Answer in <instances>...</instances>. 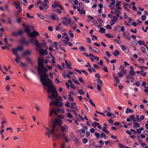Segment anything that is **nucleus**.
<instances>
[{
    "instance_id": "nucleus-34",
    "label": "nucleus",
    "mask_w": 148,
    "mask_h": 148,
    "mask_svg": "<svg viewBox=\"0 0 148 148\" xmlns=\"http://www.w3.org/2000/svg\"><path fill=\"white\" fill-rule=\"evenodd\" d=\"M105 36L108 38H113V36H112L110 34H105Z\"/></svg>"
},
{
    "instance_id": "nucleus-1",
    "label": "nucleus",
    "mask_w": 148,
    "mask_h": 148,
    "mask_svg": "<svg viewBox=\"0 0 148 148\" xmlns=\"http://www.w3.org/2000/svg\"><path fill=\"white\" fill-rule=\"evenodd\" d=\"M38 71L39 74H42L40 75V81L43 85L48 87L47 92H52L51 96L53 98H56L58 96V92L56 88L53 85L51 80L48 78L49 75L46 73L48 71V69L44 67L43 60L40 58L38 59Z\"/></svg>"
},
{
    "instance_id": "nucleus-32",
    "label": "nucleus",
    "mask_w": 148,
    "mask_h": 148,
    "mask_svg": "<svg viewBox=\"0 0 148 148\" xmlns=\"http://www.w3.org/2000/svg\"><path fill=\"white\" fill-rule=\"evenodd\" d=\"M58 4L57 2H55L54 4L52 5V6L53 8H55L56 7H57L58 6Z\"/></svg>"
},
{
    "instance_id": "nucleus-26",
    "label": "nucleus",
    "mask_w": 148,
    "mask_h": 148,
    "mask_svg": "<svg viewBox=\"0 0 148 148\" xmlns=\"http://www.w3.org/2000/svg\"><path fill=\"white\" fill-rule=\"evenodd\" d=\"M112 18L113 19L112 20L114 21L115 22L117 21L118 19V18L117 17H116L115 16H113Z\"/></svg>"
},
{
    "instance_id": "nucleus-4",
    "label": "nucleus",
    "mask_w": 148,
    "mask_h": 148,
    "mask_svg": "<svg viewBox=\"0 0 148 148\" xmlns=\"http://www.w3.org/2000/svg\"><path fill=\"white\" fill-rule=\"evenodd\" d=\"M23 49V48L21 46H19L17 47L16 48H14L12 49V51L14 54H18L17 53L19 51H22Z\"/></svg>"
},
{
    "instance_id": "nucleus-63",
    "label": "nucleus",
    "mask_w": 148,
    "mask_h": 148,
    "mask_svg": "<svg viewBox=\"0 0 148 148\" xmlns=\"http://www.w3.org/2000/svg\"><path fill=\"white\" fill-rule=\"evenodd\" d=\"M35 107L37 111H39L40 110V109L37 105H36L35 106Z\"/></svg>"
},
{
    "instance_id": "nucleus-25",
    "label": "nucleus",
    "mask_w": 148,
    "mask_h": 148,
    "mask_svg": "<svg viewBox=\"0 0 148 148\" xmlns=\"http://www.w3.org/2000/svg\"><path fill=\"white\" fill-rule=\"evenodd\" d=\"M98 123L96 122H94L91 124V125L93 126L94 127H96L97 126Z\"/></svg>"
},
{
    "instance_id": "nucleus-45",
    "label": "nucleus",
    "mask_w": 148,
    "mask_h": 148,
    "mask_svg": "<svg viewBox=\"0 0 148 148\" xmlns=\"http://www.w3.org/2000/svg\"><path fill=\"white\" fill-rule=\"evenodd\" d=\"M55 132L54 131V130H53L52 129V130L51 131L50 130L48 131V132H47V133H49V134H53Z\"/></svg>"
},
{
    "instance_id": "nucleus-60",
    "label": "nucleus",
    "mask_w": 148,
    "mask_h": 148,
    "mask_svg": "<svg viewBox=\"0 0 148 148\" xmlns=\"http://www.w3.org/2000/svg\"><path fill=\"white\" fill-rule=\"evenodd\" d=\"M21 21V18H18L17 19V22L20 23Z\"/></svg>"
},
{
    "instance_id": "nucleus-5",
    "label": "nucleus",
    "mask_w": 148,
    "mask_h": 148,
    "mask_svg": "<svg viewBox=\"0 0 148 148\" xmlns=\"http://www.w3.org/2000/svg\"><path fill=\"white\" fill-rule=\"evenodd\" d=\"M23 49V48L21 46H19L17 47L16 48H14L12 49V51L14 54H18L17 53L19 51H22Z\"/></svg>"
},
{
    "instance_id": "nucleus-8",
    "label": "nucleus",
    "mask_w": 148,
    "mask_h": 148,
    "mask_svg": "<svg viewBox=\"0 0 148 148\" xmlns=\"http://www.w3.org/2000/svg\"><path fill=\"white\" fill-rule=\"evenodd\" d=\"M23 33V32L22 30H20L18 32H13L11 34L13 36H17L21 35Z\"/></svg>"
},
{
    "instance_id": "nucleus-3",
    "label": "nucleus",
    "mask_w": 148,
    "mask_h": 148,
    "mask_svg": "<svg viewBox=\"0 0 148 148\" xmlns=\"http://www.w3.org/2000/svg\"><path fill=\"white\" fill-rule=\"evenodd\" d=\"M34 40H35V45L37 46V47L36 48V50L38 51V49L39 50L42 49V47L44 45H43L42 43H39L37 39L33 38L30 39L29 41L31 43H33V41Z\"/></svg>"
},
{
    "instance_id": "nucleus-11",
    "label": "nucleus",
    "mask_w": 148,
    "mask_h": 148,
    "mask_svg": "<svg viewBox=\"0 0 148 148\" xmlns=\"http://www.w3.org/2000/svg\"><path fill=\"white\" fill-rule=\"evenodd\" d=\"M32 54L31 51L29 50H26L22 54L23 56H25L28 55H30Z\"/></svg>"
},
{
    "instance_id": "nucleus-54",
    "label": "nucleus",
    "mask_w": 148,
    "mask_h": 148,
    "mask_svg": "<svg viewBox=\"0 0 148 148\" xmlns=\"http://www.w3.org/2000/svg\"><path fill=\"white\" fill-rule=\"evenodd\" d=\"M29 26H28L25 29V31L27 33H28L29 32Z\"/></svg>"
},
{
    "instance_id": "nucleus-18",
    "label": "nucleus",
    "mask_w": 148,
    "mask_h": 148,
    "mask_svg": "<svg viewBox=\"0 0 148 148\" xmlns=\"http://www.w3.org/2000/svg\"><path fill=\"white\" fill-rule=\"evenodd\" d=\"M13 4L15 6L16 9H18L20 7L19 3L14 2Z\"/></svg>"
},
{
    "instance_id": "nucleus-10",
    "label": "nucleus",
    "mask_w": 148,
    "mask_h": 148,
    "mask_svg": "<svg viewBox=\"0 0 148 148\" xmlns=\"http://www.w3.org/2000/svg\"><path fill=\"white\" fill-rule=\"evenodd\" d=\"M65 62L66 63V65L68 68L72 69L73 68L71 67V64L70 62L68 60H65Z\"/></svg>"
},
{
    "instance_id": "nucleus-39",
    "label": "nucleus",
    "mask_w": 148,
    "mask_h": 148,
    "mask_svg": "<svg viewBox=\"0 0 148 148\" xmlns=\"http://www.w3.org/2000/svg\"><path fill=\"white\" fill-rule=\"evenodd\" d=\"M126 36V38L128 40H130L131 39L130 35L129 33L127 34Z\"/></svg>"
},
{
    "instance_id": "nucleus-14",
    "label": "nucleus",
    "mask_w": 148,
    "mask_h": 148,
    "mask_svg": "<svg viewBox=\"0 0 148 148\" xmlns=\"http://www.w3.org/2000/svg\"><path fill=\"white\" fill-rule=\"evenodd\" d=\"M122 49L123 50L126 51V53H128L129 52V49L127 47L124 45H122L121 46Z\"/></svg>"
},
{
    "instance_id": "nucleus-21",
    "label": "nucleus",
    "mask_w": 148,
    "mask_h": 148,
    "mask_svg": "<svg viewBox=\"0 0 148 148\" xmlns=\"http://www.w3.org/2000/svg\"><path fill=\"white\" fill-rule=\"evenodd\" d=\"M67 116L69 118L71 119H72L74 120V117H73L72 115L71 114L69 113H68L67 114Z\"/></svg>"
},
{
    "instance_id": "nucleus-61",
    "label": "nucleus",
    "mask_w": 148,
    "mask_h": 148,
    "mask_svg": "<svg viewBox=\"0 0 148 148\" xmlns=\"http://www.w3.org/2000/svg\"><path fill=\"white\" fill-rule=\"evenodd\" d=\"M65 144V143H62L61 145V148H64Z\"/></svg>"
},
{
    "instance_id": "nucleus-48",
    "label": "nucleus",
    "mask_w": 148,
    "mask_h": 148,
    "mask_svg": "<svg viewBox=\"0 0 148 148\" xmlns=\"http://www.w3.org/2000/svg\"><path fill=\"white\" fill-rule=\"evenodd\" d=\"M41 4L43 5L44 8H45V9L47 8L48 7H47V3H41Z\"/></svg>"
},
{
    "instance_id": "nucleus-50",
    "label": "nucleus",
    "mask_w": 148,
    "mask_h": 148,
    "mask_svg": "<svg viewBox=\"0 0 148 148\" xmlns=\"http://www.w3.org/2000/svg\"><path fill=\"white\" fill-rule=\"evenodd\" d=\"M146 18V16L145 15H143L141 16V19L143 21H145Z\"/></svg>"
},
{
    "instance_id": "nucleus-9",
    "label": "nucleus",
    "mask_w": 148,
    "mask_h": 148,
    "mask_svg": "<svg viewBox=\"0 0 148 148\" xmlns=\"http://www.w3.org/2000/svg\"><path fill=\"white\" fill-rule=\"evenodd\" d=\"M39 52L41 55H46L47 54V50H44L43 49L39 50Z\"/></svg>"
},
{
    "instance_id": "nucleus-40",
    "label": "nucleus",
    "mask_w": 148,
    "mask_h": 148,
    "mask_svg": "<svg viewBox=\"0 0 148 148\" xmlns=\"http://www.w3.org/2000/svg\"><path fill=\"white\" fill-rule=\"evenodd\" d=\"M118 145L119 148H124L125 146L122 144L120 143H118Z\"/></svg>"
},
{
    "instance_id": "nucleus-22",
    "label": "nucleus",
    "mask_w": 148,
    "mask_h": 148,
    "mask_svg": "<svg viewBox=\"0 0 148 148\" xmlns=\"http://www.w3.org/2000/svg\"><path fill=\"white\" fill-rule=\"evenodd\" d=\"M119 52L117 50H116L113 53L114 55L116 56H117L118 55H119Z\"/></svg>"
},
{
    "instance_id": "nucleus-29",
    "label": "nucleus",
    "mask_w": 148,
    "mask_h": 148,
    "mask_svg": "<svg viewBox=\"0 0 148 148\" xmlns=\"http://www.w3.org/2000/svg\"><path fill=\"white\" fill-rule=\"evenodd\" d=\"M89 101H90V103L94 107H95V108H96V106H95V104H94V103L93 102V101L92 100L90 99H89Z\"/></svg>"
},
{
    "instance_id": "nucleus-20",
    "label": "nucleus",
    "mask_w": 148,
    "mask_h": 148,
    "mask_svg": "<svg viewBox=\"0 0 148 148\" xmlns=\"http://www.w3.org/2000/svg\"><path fill=\"white\" fill-rule=\"evenodd\" d=\"M140 50L144 54H146L147 53V51L145 50V48L144 47H142L140 48Z\"/></svg>"
},
{
    "instance_id": "nucleus-30",
    "label": "nucleus",
    "mask_w": 148,
    "mask_h": 148,
    "mask_svg": "<svg viewBox=\"0 0 148 148\" xmlns=\"http://www.w3.org/2000/svg\"><path fill=\"white\" fill-rule=\"evenodd\" d=\"M74 105H76V103L75 102H73L72 103H71V108L72 109H75V107H74Z\"/></svg>"
},
{
    "instance_id": "nucleus-58",
    "label": "nucleus",
    "mask_w": 148,
    "mask_h": 148,
    "mask_svg": "<svg viewBox=\"0 0 148 148\" xmlns=\"http://www.w3.org/2000/svg\"><path fill=\"white\" fill-rule=\"evenodd\" d=\"M52 109H53V113H54L56 115H57L58 114L57 111L56 110L54 109V108H53Z\"/></svg>"
},
{
    "instance_id": "nucleus-64",
    "label": "nucleus",
    "mask_w": 148,
    "mask_h": 148,
    "mask_svg": "<svg viewBox=\"0 0 148 148\" xmlns=\"http://www.w3.org/2000/svg\"><path fill=\"white\" fill-rule=\"evenodd\" d=\"M53 20H55L56 19V15L54 14V15H52L51 16Z\"/></svg>"
},
{
    "instance_id": "nucleus-36",
    "label": "nucleus",
    "mask_w": 148,
    "mask_h": 148,
    "mask_svg": "<svg viewBox=\"0 0 148 148\" xmlns=\"http://www.w3.org/2000/svg\"><path fill=\"white\" fill-rule=\"evenodd\" d=\"M123 7L125 9H127V6H128L129 5V4L128 3H126L125 2H123Z\"/></svg>"
},
{
    "instance_id": "nucleus-33",
    "label": "nucleus",
    "mask_w": 148,
    "mask_h": 148,
    "mask_svg": "<svg viewBox=\"0 0 148 148\" xmlns=\"http://www.w3.org/2000/svg\"><path fill=\"white\" fill-rule=\"evenodd\" d=\"M37 16H38L41 19H44L45 17L42 15L40 14L39 13H38L37 14Z\"/></svg>"
},
{
    "instance_id": "nucleus-35",
    "label": "nucleus",
    "mask_w": 148,
    "mask_h": 148,
    "mask_svg": "<svg viewBox=\"0 0 148 148\" xmlns=\"http://www.w3.org/2000/svg\"><path fill=\"white\" fill-rule=\"evenodd\" d=\"M79 7L81 9H82L84 7V5L82 2H80L79 3Z\"/></svg>"
},
{
    "instance_id": "nucleus-13",
    "label": "nucleus",
    "mask_w": 148,
    "mask_h": 148,
    "mask_svg": "<svg viewBox=\"0 0 148 148\" xmlns=\"http://www.w3.org/2000/svg\"><path fill=\"white\" fill-rule=\"evenodd\" d=\"M94 51V53L99 54L100 53V51L96 47H94L93 48V49H92V51Z\"/></svg>"
},
{
    "instance_id": "nucleus-59",
    "label": "nucleus",
    "mask_w": 148,
    "mask_h": 148,
    "mask_svg": "<svg viewBox=\"0 0 148 148\" xmlns=\"http://www.w3.org/2000/svg\"><path fill=\"white\" fill-rule=\"evenodd\" d=\"M80 13L81 14H85L86 13V12L84 10L82 9L81 10V11L80 12Z\"/></svg>"
},
{
    "instance_id": "nucleus-24",
    "label": "nucleus",
    "mask_w": 148,
    "mask_h": 148,
    "mask_svg": "<svg viewBox=\"0 0 148 148\" xmlns=\"http://www.w3.org/2000/svg\"><path fill=\"white\" fill-rule=\"evenodd\" d=\"M52 136L56 137L57 139H58V138H60V134H57L54 133L53 134Z\"/></svg>"
},
{
    "instance_id": "nucleus-51",
    "label": "nucleus",
    "mask_w": 148,
    "mask_h": 148,
    "mask_svg": "<svg viewBox=\"0 0 148 148\" xmlns=\"http://www.w3.org/2000/svg\"><path fill=\"white\" fill-rule=\"evenodd\" d=\"M65 106L67 107H69L70 106V103L69 101H67L66 103L65 104Z\"/></svg>"
},
{
    "instance_id": "nucleus-41",
    "label": "nucleus",
    "mask_w": 148,
    "mask_h": 148,
    "mask_svg": "<svg viewBox=\"0 0 148 148\" xmlns=\"http://www.w3.org/2000/svg\"><path fill=\"white\" fill-rule=\"evenodd\" d=\"M138 61L141 63H143L145 62V60L143 58H140L138 59Z\"/></svg>"
},
{
    "instance_id": "nucleus-31",
    "label": "nucleus",
    "mask_w": 148,
    "mask_h": 148,
    "mask_svg": "<svg viewBox=\"0 0 148 148\" xmlns=\"http://www.w3.org/2000/svg\"><path fill=\"white\" fill-rule=\"evenodd\" d=\"M121 2L120 1H118V0L116 1V7H117L121 5Z\"/></svg>"
},
{
    "instance_id": "nucleus-7",
    "label": "nucleus",
    "mask_w": 148,
    "mask_h": 148,
    "mask_svg": "<svg viewBox=\"0 0 148 148\" xmlns=\"http://www.w3.org/2000/svg\"><path fill=\"white\" fill-rule=\"evenodd\" d=\"M60 127V130L62 132H67L68 127L66 125H65L63 126L61 125Z\"/></svg>"
},
{
    "instance_id": "nucleus-15",
    "label": "nucleus",
    "mask_w": 148,
    "mask_h": 148,
    "mask_svg": "<svg viewBox=\"0 0 148 148\" xmlns=\"http://www.w3.org/2000/svg\"><path fill=\"white\" fill-rule=\"evenodd\" d=\"M16 56V58L15 59V61L17 63L19 62L18 60L20 59V56L18 54H15Z\"/></svg>"
},
{
    "instance_id": "nucleus-27",
    "label": "nucleus",
    "mask_w": 148,
    "mask_h": 148,
    "mask_svg": "<svg viewBox=\"0 0 148 148\" xmlns=\"http://www.w3.org/2000/svg\"><path fill=\"white\" fill-rule=\"evenodd\" d=\"M60 138H64V137H65V134L64 132H62L60 133Z\"/></svg>"
},
{
    "instance_id": "nucleus-17",
    "label": "nucleus",
    "mask_w": 148,
    "mask_h": 148,
    "mask_svg": "<svg viewBox=\"0 0 148 148\" xmlns=\"http://www.w3.org/2000/svg\"><path fill=\"white\" fill-rule=\"evenodd\" d=\"M106 29L103 27H101L99 32L100 33L105 34V33Z\"/></svg>"
},
{
    "instance_id": "nucleus-44",
    "label": "nucleus",
    "mask_w": 148,
    "mask_h": 148,
    "mask_svg": "<svg viewBox=\"0 0 148 148\" xmlns=\"http://www.w3.org/2000/svg\"><path fill=\"white\" fill-rule=\"evenodd\" d=\"M79 93L81 95H84V92L83 91V89H81L79 90Z\"/></svg>"
},
{
    "instance_id": "nucleus-37",
    "label": "nucleus",
    "mask_w": 148,
    "mask_h": 148,
    "mask_svg": "<svg viewBox=\"0 0 148 148\" xmlns=\"http://www.w3.org/2000/svg\"><path fill=\"white\" fill-rule=\"evenodd\" d=\"M79 49L82 51H86V48L83 46H81L79 47Z\"/></svg>"
},
{
    "instance_id": "nucleus-38",
    "label": "nucleus",
    "mask_w": 148,
    "mask_h": 148,
    "mask_svg": "<svg viewBox=\"0 0 148 148\" xmlns=\"http://www.w3.org/2000/svg\"><path fill=\"white\" fill-rule=\"evenodd\" d=\"M95 135L97 137V139H98L100 138V135L99 133L95 132Z\"/></svg>"
},
{
    "instance_id": "nucleus-42",
    "label": "nucleus",
    "mask_w": 148,
    "mask_h": 148,
    "mask_svg": "<svg viewBox=\"0 0 148 148\" xmlns=\"http://www.w3.org/2000/svg\"><path fill=\"white\" fill-rule=\"evenodd\" d=\"M114 80L115 82L117 83V84H118L119 83V79L116 77H115L114 76Z\"/></svg>"
},
{
    "instance_id": "nucleus-19",
    "label": "nucleus",
    "mask_w": 148,
    "mask_h": 148,
    "mask_svg": "<svg viewBox=\"0 0 148 148\" xmlns=\"http://www.w3.org/2000/svg\"><path fill=\"white\" fill-rule=\"evenodd\" d=\"M25 60L27 62H28L29 64H32L33 63V62L32 60V59L31 58L27 57L26 58Z\"/></svg>"
},
{
    "instance_id": "nucleus-47",
    "label": "nucleus",
    "mask_w": 148,
    "mask_h": 148,
    "mask_svg": "<svg viewBox=\"0 0 148 148\" xmlns=\"http://www.w3.org/2000/svg\"><path fill=\"white\" fill-rule=\"evenodd\" d=\"M20 64L23 67H26L27 66V65L25 63L21 62L20 63Z\"/></svg>"
},
{
    "instance_id": "nucleus-49",
    "label": "nucleus",
    "mask_w": 148,
    "mask_h": 148,
    "mask_svg": "<svg viewBox=\"0 0 148 148\" xmlns=\"http://www.w3.org/2000/svg\"><path fill=\"white\" fill-rule=\"evenodd\" d=\"M7 19L8 20V24H11V18L10 17H8Z\"/></svg>"
},
{
    "instance_id": "nucleus-28",
    "label": "nucleus",
    "mask_w": 148,
    "mask_h": 148,
    "mask_svg": "<svg viewBox=\"0 0 148 148\" xmlns=\"http://www.w3.org/2000/svg\"><path fill=\"white\" fill-rule=\"evenodd\" d=\"M134 129L136 128L137 127H139L140 126V125L138 123H134Z\"/></svg>"
},
{
    "instance_id": "nucleus-16",
    "label": "nucleus",
    "mask_w": 148,
    "mask_h": 148,
    "mask_svg": "<svg viewBox=\"0 0 148 148\" xmlns=\"http://www.w3.org/2000/svg\"><path fill=\"white\" fill-rule=\"evenodd\" d=\"M138 67H139V68H140L142 70V71H137V74H139L140 73H142L143 71V68H145V69H147V67H144V66H139Z\"/></svg>"
},
{
    "instance_id": "nucleus-52",
    "label": "nucleus",
    "mask_w": 148,
    "mask_h": 148,
    "mask_svg": "<svg viewBox=\"0 0 148 148\" xmlns=\"http://www.w3.org/2000/svg\"><path fill=\"white\" fill-rule=\"evenodd\" d=\"M97 80L98 81L97 83L98 84H100L101 85H102L103 84V82L100 79H97Z\"/></svg>"
},
{
    "instance_id": "nucleus-53",
    "label": "nucleus",
    "mask_w": 148,
    "mask_h": 148,
    "mask_svg": "<svg viewBox=\"0 0 148 148\" xmlns=\"http://www.w3.org/2000/svg\"><path fill=\"white\" fill-rule=\"evenodd\" d=\"M83 142L84 144L87 143L88 142V140L87 138H85L83 139Z\"/></svg>"
},
{
    "instance_id": "nucleus-62",
    "label": "nucleus",
    "mask_w": 148,
    "mask_h": 148,
    "mask_svg": "<svg viewBox=\"0 0 148 148\" xmlns=\"http://www.w3.org/2000/svg\"><path fill=\"white\" fill-rule=\"evenodd\" d=\"M98 64L99 65L102 66L103 64V61L101 60H100Z\"/></svg>"
},
{
    "instance_id": "nucleus-23",
    "label": "nucleus",
    "mask_w": 148,
    "mask_h": 148,
    "mask_svg": "<svg viewBox=\"0 0 148 148\" xmlns=\"http://www.w3.org/2000/svg\"><path fill=\"white\" fill-rule=\"evenodd\" d=\"M133 112V111L132 110H130L128 108H126V113L127 114H128L129 113H132Z\"/></svg>"
},
{
    "instance_id": "nucleus-56",
    "label": "nucleus",
    "mask_w": 148,
    "mask_h": 148,
    "mask_svg": "<svg viewBox=\"0 0 148 148\" xmlns=\"http://www.w3.org/2000/svg\"><path fill=\"white\" fill-rule=\"evenodd\" d=\"M136 122H139L140 121V118H139V116L138 115H137L136 116Z\"/></svg>"
},
{
    "instance_id": "nucleus-55",
    "label": "nucleus",
    "mask_w": 148,
    "mask_h": 148,
    "mask_svg": "<svg viewBox=\"0 0 148 148\" xmlns=\"http://www.w3.org/2000/svg\"><path fill=\"white\" fill-rule=\"evenodd\" d=\"M71 31H70L69 32V35L72 38H73L74 36V35L72 33H71Z\"/></svg>"
},
{
    "instance_id": "nucleus-2",
    "label": "nucleus",
    "mask_w": 148,
    "mask_h": 148,
    "mask_svg": "<svg viewBox=\"0 0 148 148\" xmlns=\"http://www.w3.org/2000/svg\"><path fill=\"white\" fill-rule=\"evenodd\" d=\"M61 123H62L61 119L59 118H58L55 120L53 121V123L51 126L52 129L54 131H58V130L56 129V125H58L59 126H61Z\"/></svg>"
},
{
    "instance_id": "nucleus-12",
    "label": "nucleus",
    "mask_w": 148,
    "mask_h": 148,
    "mask_svg": "<svg viewBox=\"0 0 148 148\" xmlns=\"http://www.w3.org/2000/svg\"><path fill=\"white\" fill-rule=\"evenodd\" d=\"M51 96V97L49 95H48L47 96L50 99H52V98H53V97H52V96ZM57 97H58L56 98H57V99H56L57 101H61L62 100V98L61 97L59 96L58 97V98H57Z\"/></svg>"
},
{
    "instance_id": "nucleus-46",
    "label": "nucleus",
    "mask_w": 148,
    "mask_h": 148,
    "mask_svg": "<svg viewBox=\"0 0 148 148\" xmlns=\"http://www.w3.org/2000/svg\"><path fill=\"white\" fill-rule=\"evenodd\" d=\"M97 89L99 91H100L101 90V86L99 84L97 85Z\"/></svg>"
},
{
    "instance_id": "nucleus-6",
    "label": "nucleus",
    "mask_w": 148,
    "mask_h": 148,
    "mask_svg": "<svg viewBox=\"0 0 148 148\" xmlns=\"http://www.w3.org/2000/svg\"><path fill=\"white\" fill-rule=\"evenodd\" d=\"M39 35V34L38 32L35 30H34L32 32L29 34V36L31 37H36Z\"/></svg>"
},
{
    "instance_id": "nucleus-57",
    "label": "nucleus",
    "mask_w": 148,
    "mask_h": 148,
    "mask_svg": "<svg viewBox=\"0 0 148 148\" xmlns=\"http://www.w3.org/2000/svg\"><path fill=\"white\" fill-rule=\"evenodd\" d=\"M106 135L103 132H101V133L100 137L102 138L103 137H105Z\"/></svg>"
},
{
    "instance_id": "nucleus-43",
    "label": "nucleus",
    "mask_w": 148,
    "mask_h": 148,
    "mask_svg": "<svg viewBox=\"0 0 148 148\" xmlns=\"http://www.w3.org/2000/svg\"><path fill=\"white\" fill-rule=\"evenodd\" d=\"M129 74L130 75H134L135 74V72L134 71H130Z\"/></svg>"
}]
</instances>
